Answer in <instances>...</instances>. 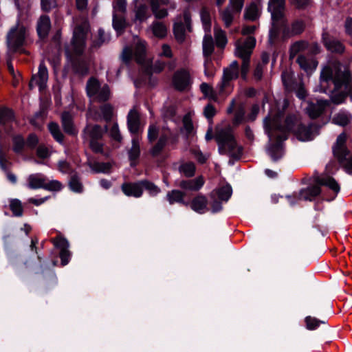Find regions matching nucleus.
I'll return each mask as SVG.
<instances>
[{"label": "nucleus", "instance_id": "obj_1", "mask_svg": "<svg viewBox=\"0 0 352 352\" xmlns=\"http://www.w3.org/2000/svg\"><path fill=\"white\" fill-rule=\"evenodd\" d=\"M283 112L278 111L274 113L271 111L264 119V128L270 141L276 140V143H272L267 148V153L274 162L280 159L284 154L281 142L287 138L288 132L293 131L296 138L300 141L311 140L316 135L318 129L314 124L308 126L300 124L294 129L297 122L294 116H288L282 123Z\"/></svg>", "mask_w": 352, "mask_h": 352}, {"label": "nucleus", "instance_id": "obj_2", "mask_svg": "<svg viewBox=\"0 0 352 352\" xmlns=\"http://www.w3.org/2000/svg\"><path fill=\"white\" fill-rule=\"evenodd\" d=\"M74 33L71 41V46L65 45V56L67 62L71 65L73 72L80 77L89 74V63L81 58L85 47V37Z\"/></svg>", "mask_w": 352, "mask_h": 352}, {"label": "nucleus", "instance_id": "obj_3", "mask_svg": "<svg viewBox=\"0 0 352 352\" xmlns=\"http://www.w3.org/2000/svg\"><path fill=\"white\" fill-rule=\"evenodd\" d=\"M320 80L326 83L327 87L319 86V88H329L330 83L333 88H352V71L348 67L342 69V64L338 61L331 65H325L320 72Z\"/></svg>", "mask_w": 352, "mask_h": 352}, {"label": "nucleus", "instance_id": "obj_4", "mask_svg": "<svg viewBox=\"0 0 352 352\" xmlns=\"http://www.w3.org/2000/svg\"><path fill=\"white\" fill-rule=\"evenodd\" d=\"M215 139L221 154L227 155L235 160L241 157L243 148L236 143L230 128L217 130Z\"/></svg>", "mask_w": 352, "mask_h": 352}, {"label": "nucleus", "instance_id": "obj_5", "mask_svg": "<svg viewBox=\"0 0 352 352\" xmlns=\"http://www.w3.org/2000/svg\"><path fill=\"white\" fill-rule=\"evenodd\" d=\"M107 126L102 128L98 124H87L82 131V138L88 142L91 151L96 153H103L104 144L100 142L104 134L107 131Z\"/></svg>", "mask_w": 352, "mask_h": 352}, {"label": "nucleus", "instance_id": "obj_6", "mask_svg": "<svg viewBox=\"0 0 352 352\" xmlns=\"http://www.w3.org/2000/svg\"><path fill=\"white\" fill-rule=\"evenodd\" d=\"M346 139L347 136L345 133L343 132L340 133L338 136L332 149L334 157H336L339 163L343 166L346 172L349 174H351L352 157L347 158V156L349 155V151L346 146Z\"/></svg>", "mask_w": 352, "mask_h": 352}, {"label": "nucleus", "instance_id": "obj_7", "mask_svg": "<svg viewBox=\"0 0 352 352\" xmlns=\"http://www.w3.org/2000/svg\"><path fill=\"white\" fill-rule=\"evenodd\" d=\"M25 38V29L23 26L12 27L7 34V45L12 52H20Z\"/></svg>", "mask_w": 352, "mask_h": 352}, {"label": "nucleus", "instance_id": "obj_8", "mask_svg": "<svg viewBox=\"0 0 352 352\" xmlns=\"http://www.w3.org/2000/svg\"><path fill=\"white\" fill-rule=\"evenodd\" d=\"M321 41L326 50L332 54L342 55L345 52V45L327 31L322 32Z\"/></svg>", "mask_w": 352, "mask_h": 352}, {"label": "nucleus", "instance_id": "obj_9", "mask_svg": "<svg viewBox=\"0 0 352 352\" xmlns=\"http://www.w3.org/2000/svg\"><path fill=\"white\" fill-rule=\"evenodd\" d=\"M192 81L190 72L184 68L177 70L172 78L173 88H190Z\"/></svg>", "mask_w": 352, "mask_h": 352}, {"label": "nucleus", "instance_id": "obj_10", "mask_svg": "<svg viewBox=\"0 0 352 352\" xmlns=\"http://www.w3.org/2000/svg\"><path fill=\"white\" fill-rule=\"evenodd\" d=\"M48 79V71L43 63H41L38 67L37 74L32 75L29 82V88H33L37 86L38 88H46V84Z\"/></svg>", "mask_w": 352, "mask_h": 352}, {"label": "nucleus", "instance_id": "obj_11", "mask_svg": "<svg viewBox=\"0 0 352 352\" xmlns=\"http://www.w3.org/2000/svg\"><path fill=\"white\" fill-rule=\"evenodd\" d=\"M329 104V101L326 100H319L316 103H309L307 107V113L311 118H316L324 112Z\"/></svg>", "mask_w": 352, "mask_h": 352}, {"label": "nucleus", "instance_id": "obj_12", "mask_svg": "<svg viewBox=\"0 0 352 352\" xmlns=\"http://www.w3.org/2000/svg\"><path fill=\"white\" fill-rule=\"evenodd\" d=\"M140 125V115L135 107L131 109L127 115V126L131 133H137Z\"/></svg>", "mask_w": 352, "mask_h": 352}, {"label": "nucleus", "instance_id": "obj_13", "mask_svg": "<svg viewBox=\"0 0 352 352\" xmlns=\"http://www.w3.org/2000/svg\"><path fill=\"white\" fill-rule=\"evenodd\" d=\"M121 190L128 197H140L142 195L140 181L138 182H125L122 184Z\"/></svg>", "mask_w": 352, "mask_h": 352}, {"label": "nucleus", "instance_id": "obj_14", "mask_svg": "<svg viewBox=\"0 0 352 352\" xmlns=\"http://www.w3.org/2000/svg\"><path fill=\"white\" fill-rule=\"evenodd\" d=\"M281 80L284 88H305L302 83L297 87L298 80L291 69H286L282 72Z\"/></svg>", "mask_w": 352, "mask_h": 352}, {"label": "nucleus", "instance_id": "obj_15", "mask_svg": "<svg viewBox=\"0 0 352 352\" xmlns=\"http://www.w3.org/2000/svg\"><path fill=\"white\" fill-rule=\"evenodd\" d=\"M51 28L50 19L47 15H41L37 22L36 32L41 39H45L48 36Z\"/></svg>", "mask_w": 352, "mask_h": 352}, {"label": "nucleus", "instance_id": "obj_16", "mask_svg": "<svg viewBox=\"0 0 352 352\" xmlns=\"http://www.w3.org/2000/svg\"><path fill=\"white\" fill-rule=\"evenodd\" d=\"M204 184L203 177L199 176L193 179L182 180L177 184V186L187 191H197Z\"/></svg>", "mask_w": 352, "mask_h": 352}, {"label": "nucleus", "instance_id": "obj_17", "mask_svg": "<svg viewBox=\"0 0 352 352\" xmlns=\"http://www.w3.org/2000/svg\"><path fill=\"white\" fill-rule=\"evenodd\" d=\"M190 208L195 212L204 214L208 211V199L203 195H198L192 199L190 204Z\"/></svg>", "mask_w": 352, "mask_h": 352}, {"label": "nucleus", "instance_id": "obj_18", "mask_svg": "<svg viewBox=\"0 0 352 352\" xmlns=\"http://www.w3.org/2000/svg\"><path fill=\"white\" fill-rule=\"evenodd\" d=\"M61 124L64 131L71 135H76L78 130L75 127L72 116L67 111L61 114Z\"/></svg>", "mask_w": 352, "mask_h": 352}, {"label": "nucleus", "instance_id": "obj_19", "mask_svg": "<svg viewBox=\"0 0 352 352\" xmlns=\"http://www.w3.org/2000/svg\"><path fill=\"white\" fill-rule=\"evenodd\" d=\"M87 96L92 102H102L110 96L109 89H87Z\"/></svg>", "mask_w": 352, "mask_h": 352}, {"label": "nucleus", "instance_id": "obj_20", "mask_svg": "<svg viewBox=\"0 0 352 352\" xmlns=\"http://www.w3.org/2000/svg\"><path fill=\"white\" fill-rule=\"evenodd\" d=\"M316 182L318 185L327 186L336 194L338 193L340 190L338 183L329 175L318 177Z\"/></svg>", "mask_w": 352, "mask_h": 352}, {"label": "nucleus", "instance_id": "obj_21", "mask_svg": "<svg viewBox=\"0 0 352 352\" xmlns=\"http://www.w3.org/2000/svg\"><path fill=\"white\" fill-rule=\"evenodd\" d=\"M46 177L41 173L31 174L28 177V187L30 189L43 188Z\"/></svg>", "mask_w": 352, "mask_h": 352}, {"label": "nucleus", "instance_id": "obj_22", "mask_svg": "<svg viewBox=\"0 0 352 352\" xmlns=\"http://www.w3.org/2000/svg\"><path fill=\"white\" fill-rule=\"evenodd\" d=\"M320 188L318 185L307 187L298 192V199L311 201L320 193Z\"/></svg>", "mask_w": 352, "mask_h": 352}, {"label": "nucleus", "instance_id": "obj_23", "mask_svg": "<svg viewBox=\"0 0 352 352\" xmlns=\"http://www.w3.org/2000/svg\"><path fill=\"white\" fill-rule=\"evenodd\" d=\"M232 193V188L230 185L227 184L222 187L213 190L210 195V198L218 197L221 201H227L231 197Z\"/></svg>", "mask_w": 352, "mask_h": 352}, {"label": "nucleus", "instance_id": "obj_24", "mask_svg": "<svg viewBox=\"0 0 352 352\" xmlns=\"http://www.w3.org/2000/svg\"><path fill=\"white\" fill-rule=\"evenodd\" d=\"M352 120V115L346 111H340L336 113L332 122L339 126H345L348 125Z\"/></svg>", "mask_w": 352, "mask_h": 352}, {"label": "nucleus", "instance_id": "obj_25", "mask_svg": "<svg viewBox=\"0 0 352 352\" xmlns=\"http://www.w3.org/2000/svg\"><path fill=\"white\" fill-rule=\"evenodd\" d=\"M214 50V44L212 36L206 34L203 40V56L205 58H210Z\"/></svg>", "mask_w": 352, "mask_h": 352}, {"label": "nucleus", "instance_id": "obj_26", "mask_svg": "<svg viewBox=\"0 0 352 352\" xmlns=\"http://www.w3.org/2000/svg\"><path fill=\"white\" fill-rule=\"evenodd\" d=\"M112 25L118 34L124 33L126 28V21L124 17L118 16L116 13L113 14Z\"/></svg>", "mask_w": 352, "mask_h": 352}, {"label": "nucleus", "instance_id": "obj_27", "mask_svg": "<svg viewBox=\"0 0 352 352\" xmlns=\"http://www.w3.org/2000/svg\"><path fill=\"white\" fill-rule=\"evenodd\" d=\"M169 136L166 134H162L157 142V143L151 148L150 153L152 156L157 157L158 156L161 152L163 151L165 147Z\"/></svg>", "mask_w": 352, "mask_h": 352}, {"label": "nucleus", "instance_id": "obj_28", "mask_svg": "<svg viewBox=\"0 0 352 352\" xmlns=\"http://www.w3.org/2000/svg\"><path fill=\"white\" fill-rule=\"evenodd\" d=\"M88 166L91 170L95 173H107L110 171L111 164L109 163L98 162L89 161L87 162Z\"/></svg>", "mask_w": 352, "mask_h": 352}, {"label": "nucleus", "instance_id": "obj_29", "mask_svg": "<svg viewBox=\"0 0 352 352\" xmlns=\"http://www.w3.org/2000/svg\"><path fill=\"white\" fill-rule=\"evenodd\" d=\"M150 6L152 12L157 19H162L168 16L166 9H160L159 0H150Z\"/></svg>", "mask_w": 352, "mask_h": 352}, {"label": "nucleus", "instance_id": "obj_30", "mask_svg": "<svg viewBox=\"0 0 352 352\" xmlns=\"http://www.w3.org/2000/svg\"><path fill=\"white\" fill-rule=\"evenodd\" d=\"M184 196L185 193L178 190L169 191L166 195L167 200L170 204H173L175 202H178L188 205V204L184 201Z\"/></svg>", "mask_w": 352, "mask_h": 352}, {"label": "nucleus", "instance_id": "obj_31", "mask_svg": "<svg viewBox=\"0 0 352 352\" xmlns=\"http://www.w3.org/2000/svg\"><path fill=\"white\" fill-rule=\"evenodd\" d=\"M132 146L129 151V157L131 161L136 160L140 154V140L135 137L132 139Z\"/></svg>", "mask_w": 352, "mask_h": 352}, {"label": "nucleus", "instance_id": "obj_32", "mask_svg": "<svg viewBox=\"0 0 352 352\" xmlns=\"http://www.w3.org/2000/svg\"><path fill=\"white\" fill-rule=\"evenodd\" d=\"M173 34L176 40L182 43L186 38L185 27L182 22H177L173 25Z\"/></svg>", "mask_w": 352, "mask_h": 352}, {"label": "nucleus", "instance_id": "obj_33", "mask_svg": "<svg viewBox=\"0 0 352 352\" xmlns=\"http://www.w3.org/2000/svg\"><path fill=\"white\" fill-rule=\"evenodd\" d=\"M258 17V8L254 2H252L245 10L244 18L246 20L255 21Z\"/></svg>", "mask_w": 352, "mask_h": 352}, {"label": "nucleus", "instance_id": "obj_34", "mask_svg": "<svg viewBox=\"0 0 352 352\" xmlns=\"http://www.w3.org/2000/svg\"><path fill=\"white\" fill-rule=\"evenodd\" d=\"M307 43L305 41L294 42L289 47V57L294 58L300 52L305 50L307 47Z\"/></svg>", "mask_w": 352, "mask_h": 352}, {"label": "nucleus", "instance_id": "obj_35", "mask_svg": "<svg viewBox=\"0 0 352 352\" xmlns=\"http://www.w3.org/2000/svg\"><path fill=\"white\" fill-rule=\"evenodd\" d=\"M152 31L153 34L159 38H164L167 34V29L165 25L163 23L158 21H154L153 23Z\"/></svg>", "mask_w": 352, "mask_h": 352}, {"label": "nucleus", "instance_id": "obj_36", "mask_svg": "<svg viewBox=\"0 0 352 352\" xmlns=\"http://www.w3.org/2000/svg\"><path fill=\"white\" fill-rule=\"evenodd\" d=\"M140 184L142 186V190L143 191V189H145L152 196H155L160 192V188L154 183L148 180H141Z\"/></svg>", "mask_w": 352, "mask_h": 352}, {"label": "nucleus", "instance_id": "obj_37", "mask_svg": "<svg viewBox=\"0 0 352 352\" xmlns=\"http://www.w3.org/2000/svg\"><path fill=\"white\" fill-rule=\"evenodd\" d=\"M48 129L54 137V138L59 143H63L64 140V135L62 133L60 127L58 124L55 122H51L48 124Z\"/></svg>", "mask_w": 352, "mask_h": 352}, {"label": "nucleus", "instance_id": "obj_38", "mask_svg": "<svg viewBox=\"0 0 352 352\" xmlns=\"http://www.w3.org/2000/svg\"><path fill=\"white\" fill-rule=\"evenodd\" d=\"M148 10V6L145 3L135 4V18L140 22L145 21L147 19L146 12Z\"/></svg>", "mask_w": 352, "mask_h": 352}, {"label": "nucleus", "instance_id": "obj_39", "mask_svg": "<svg viewBox=\"0 0 352 352\" xmlns=\"http://www.w3.org/2000/svg\"><path fill=\"white\" fill-rule=\"evenodd\" d=\"M280 32V26L277 23H272V26L269 31L268 42L270 45H274L276 40L279 37Z\"/></svg>", "mask_w": 352, "mask_h": 352}, {"label": "nucleus", "instance_id": "obj_40", "mask_svg": "<svg viewBox=\"0 0 352 352\" xmlns=\"http://www.w3.org/2000/svg\"><path fill=\"white\" fill-rule=\"evenodd\" d=\"M179 170L186 177H191L195 175V165L191 162H186L179 166Z\"/></svg>", "mask_w": 352, "mask_h": 352}, {"label": "nucleus", "instance_id": "obj_41", "mask_svg": "<svg viewBox=\"0 0 352 352\" xmlns=\"http://www.w3.org/2000/svg\"><path fill=\"white\" fill-rule=\"evenodd\" d=\"M239 74L236 72L231 70L228 68L223 69L222 80L224 85H221L219 88H225V85L228 84L230 81L239 78Z\"/></svg>", "mask_w": 352, "mask_h": 352}, {"label": "nucleus", "instance_id": "obj_42", "mask_svg": "<svg viewBox=\"0 0 352 352\" xmlns=\"http://www.w3.org/2000/svg\"><path fill=\"white\" fill-rule=\"evenodd\" d=\"M69 186L70 189L76 192H81L83 190L82 184L79 177L76 174L72 175L69 182Z\"/></svg>", "mask_w": 352, "mask_h": 352}, {"label": "nucleus", "instance_id": "obj_43", "mask_svg": "<svg viewBox=\"0 0 352 352\" xmlns=\"http://www.w3.org/2000/svg\"><path fill=\"white\" fill-rule=\"evenodd\" d=\"M10 208L14 216L21 217L23 215V206L21 201L19 199H11L10 201Z\"/></svg>", "mask_w": 352, "mask_h": 352}, {"label": "nucleus", "instance_id": "obj_44", "mask_svg": "<svg viewBox=\"0 0 352 352\" xmlns=\"http://www.w3.org/2000/svg\"><path fill=\"white\" fill-rule=\"evenodd\" d=\"M14 120V114L12 111L9 109H0V124H5Z\"/></svg>", "mask_w": 352, "mask_h": 352}, {"label": "nucleus", "instance_id": "obj_45", "mask_svg": "<svg viewBox=\"0 0 352 352\" xmlns=\"http://www.w3.org/2000/svg\"><path fill=\"white\" fill-rule=\"evenodd\" d=\"M291 28L294 36L300 35L305 29V23L301 19L294 20L291 24Z\"/></svg>", "mask_w": 352, "mask_h": 352}, {"label": "nucleus", "instance_id": "obj_46", "mask_svg": "<svg viewBox=\"0 0 352 352\" xmlns=\"http://www.w3.org/2000/svg\"><path fill=\"white\" fill-rule=\"evenodd\" d=\"M13 142V151L16 153H21L25 145V140L20 135H15L12 138Z\"/></svg>", "mask_w": 352, "mask_h": 352}, {"label": "nucleus", "instance_id": "obj_47", "mask_svg": "<svg viewBox=\"0 0 352 352\" xmlns=\"http://www.w3.org/2000/svg\"><path fill=\"white\" fill-rule=\"evenodd\" d=\"M51 241L54 245L56 248L60 249V251L69 248V245L68 241L61 235H58L57 237L52 239Z\"/></svg>", "mask_w": 352, "mask_h": 352}, {"label": "nucleus", "instance_id": "obj_48", "mask_svg": "<svg viewBox=\"0 0 352 352\" xmlns=\"http://www.w3.org/2000/svg\"><path fill=\"white\" fill-rule=\"evenodd\" d=\"M109 36L105 34L103 29L100 28L98 30V36L94 41V47H100L102 44L109 42Z\"/></svg>", "mask_w": 352, "mask_h": 352}, {"label": "nucleus", "instance_id": "obj_49", "mask_svg": "<svg viewBox=\"0 0 352 352\" xmlns=\"http://www.w3.org/2000/svg\"><path fill=\"white\" fill-rule=\"evenodd\" d=\"M346 98V94L339 91V89H333L331 94V100L334 104H338L344 102Z\"/></svg>", "mask_w": 352, "mask_h": 352}, {"label": "nucleus", "instance_id": "obj_50", "mask_svg": "<svg viewBox=\"0 0 352 352\" xmlns=\"http://www.w3.org/2000/svg\"><path fill=\"white\" fill-rule=\"evenodd\" d=\"M204 95L210 101L220 102L219 95L221 91L219 89H202Z\"/></svg>", "mask_w": 352, "mask_h": 352}, {"label": "nucleus", "instance_id": "obj_51", "mask_svg": "<svg viewBox=\"0 0 352 352\" xmlns=\"http://www.w3.org/2000/svg\"><path fill=\"white\" fill-rule=\"evenodd\" d=\"M216 45L219 48H224L228 43L225 32L220 30L214 34Z\"/></svg>", "mask_w": 352, "mask_h": 352}, {"label": "nucleus", "instance_id": "obj_52", "mask_svg": "<svg viewBox=\"0 0 352 352\" xmlns=\"http://www.w3.org/2000/svg\"><path fill=\"white\" fill-rule=\"evenodd\" d=\"M250 58L242 60V64L241 68H239V74L241 78L248 81V72L250 69Z\"/></svg>", "mask_w": 352, "mask_h": 352}, {"label": "nucleus", "instance_id": "obj_53", "mask_svg": "<svg viewBox=\"0 0 352 352\" xmlns=\"http://www.w3.org/2000/svg\"><path fill=\"white\" fill-rule=\"evenodd\" d=\"M263 64H257L253 70L251 80L256 83L260 82L263 78Z\"/></svg>", "mask_w": 352, "mask_h": 352}, {"label": "nucleus", "instance_id": "obj_54", "mask_svg": "<svg viewBox=\"0 0 352 352\" xmlns=\"http://www.w3.org/2000/svg\"><path fill=\"white\" fill-rule=\"evenodd\" d=\"M284 8H285L273 7L271 9V11L270 12H271L272 23H278V22L283 18L284 14L283 10Z\"/></svg>", "mask_w": 352, "mask_h": 352}, {"label": "nucleus", "instance_id": "obj_55", "mask_svg": "<svg viewBox=\"0 0 352 352\" xmlns=\"http://www.w3.org/2000/svg\"><path fill=\"white\" fill-rule=\"evenodd\" d=\"M126 0H113V13L120 12L124 14L126 12Z\"/></svg>", "mask_w": 352, "mask_h": 352}, {"label": "nucleus", "instance_id": "obj_56", "mask_svg": "<svg viewBox=\"0 0 352 352\" xmlns=\"http://www.w3.org/2000/svg\"><path fill=\"white\" fill-rule=\"evenodd\" d=\"M289 3L297 10H305L309 7L311 0H289Z\"/></svg>", "mask_w": 352, "mask_h": 352}, {"label": "nucleus", "instance_id": "obj_57", "mask_svg": "<svg viewBox=\"0 0 352 352\" xmlns=\"http://www.w3.org/2000/svg\"><path fill=\"white\" fill-rule=\"evenodd\" d=\"M62 184L58 180H52L47 182L46 179L45 186H43V189L50 190V191H59L62 189Z\"/></svg>", "mask_w": 352, "mask_h": 352}, {"label": "nucleus", "instance_id": "obj_58", "mask_svg": "<svg viewBox=\"0 0 352 352\" xmlns=\"http://www.w3.org/2000/svg\"><path fill=\"white\" fill-rule=\"evenodd\" d=\"M100 111L104 120L110 121L113 116V107L109 104H105L100 107Z\"/></svg>", "mask_w": 352, "mask_h": 352}, {"label": "nucleus", "instance_id": "obj_59", "mask_svg": "<svg viewBox=\"0 0 352 352\" xmlns=\"http://www.w3.org/2000/svg\"><path fill=\"white\" fill-rule=\"evenodd\" d=\"M236 54L239 58L242 60L250 58L252 52L245 48V46L239 45L236 46Z\"/></svg>", "mask_w": 352, "mask_h": 352}, {"label": "nucleus", "instance_id": "obj_60", "mask_svg": "<svg viewBox=\"0 0 352 352\" xmlns=\"http://www.w3.org/2000/svg\"><path fill=\"white\" fill-rule=\"evenodd\" d=\"M41 6L43 11L48 12L57 7V0H41Z\"/></svg>", "mask_w": 352, "mask_h": 352}, {"label": "nucleus", "instance_id": "obj_61", "mask_svg": "<svg viewBox=\"0 0 352 352\" xmlns=\"http://www.w3.org/2000/svg\"><path fill=\"white\" fill-rule=\"evenodd\" d=\"M305 322L307 328L309 330H314L318 327H319L320 324L324 323L323 321L319 320L316 318H312L311 316H307L305 318Z\"/></svg>", "mask_w": 352, "mask_h": 352}, {"label": "nucleus", "instance_id": "obj_62", "mask_svg": "<svg viewBox=\"0 0 352 352\" xmlns=\"http://www.w3.org/2000/svg\"><path fill=\"white\" fill-rule=\"evenodd\" d=\"M221 18L226 28L230 27L233 22V15L229 8H226L221 12Z\"/></svg>", "mask_w": 352, "mask_h": 352}, {"label": "nucleus", "instance_id": "obj_63", "mask_svg": "<svg viewBox=\"0 0 352 352\" xmlns=\"http://www.w3.org/2000/svg\"><path fill=\"white\" fill-rule=\"evenodd\" d=\"M109 135L112 139L117 142H121L122 137L121 135L118 123H114L109 130Z\"/></svg>", "mask_w": 352, "mask_h": 352}, {"label": "nucleus", "instance_id": "obj_64", "mask_svg": "<svg viewBox=\"0 0 352 352\" xmlns=\"http://www.w3.org/2000/svg\"><path fill=\"white\" fill-rule=\"evenodd\" d=\"M159 134V129L155 124H150L148 129V140L150 142H154Z\"/></svg>", "mask_w": 352, "mask_h": 352}]
</instances>
